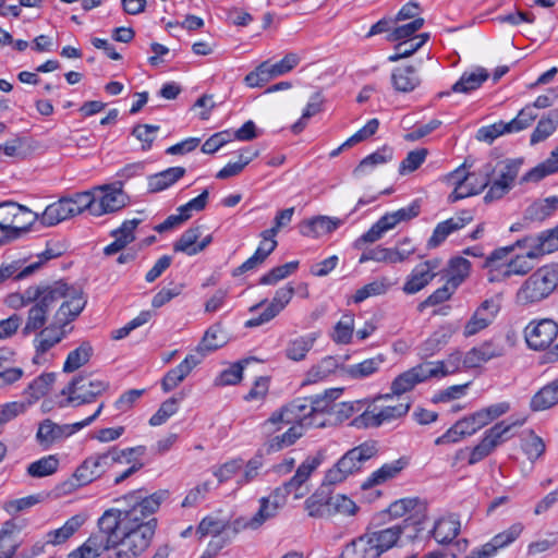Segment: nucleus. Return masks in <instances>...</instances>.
I'll list each match as a JSON object with an SVG mask.
<instances>
[{
	"mask_svg": "<svg viewBox=\"0 0 558 558\" xmlns=\"http://www.w3.org/2000/svg\"><path fill=\"white\" fill-rule=\"evenodd\" d=\"M521 166V159H502L486 163L484 168L489 182L484 196L485 202L498 201L508 194L514 185Z\"/></svg>",
	"mask_w": 558,
	"mask_h": 558,
	"instance_id": "7",
	"label": "nucleus"
},
{
	"mask_svg": "<svg viewBox=\"0 0 558 558\" xmlns=\"http://www.w3.org/2000/svg\"><path fill=\"white\" fill-rule=\"evenodd\" d=\"M77 432H80V426L76 423L59 425L51 420H45L39 424L36 438L43 447L49 448L54 442L68 438Z\"/></svg>",
	"mask_w": 558,
	"mask_h": 558,
	"instance_id": "22",
	"label": "nucleus"
},
{
	"mask_svg": "<svg viewBox=\"0 0 558 558\" xmlns=\"http://www.w3.org/2000/svg\"><path fill=\"white\" fill-rule=\"evenodd\" d=\"M428 38L429 35L424 33L410 39H401L402 41L395 47V53L389 56L388 60L390 62H396L402 58L410 57L418 50Z\"/></svg>",
	"mask_w": 558,
	"mask_h": 558,
	"instance_id": "52",
	"label": "nucleus"
},
{
	"mask_svg": "<svg viewBox=\"0 0 558 558\" xmlns=\"http://www.w3.org/2000/svg\"><path fill=\"white\" fill-rule=\"evenodd\" d=\"M342 389L335 388L317 395L312 398L296 399L280 410L274 412L268 420L263 423L266 433H271L281 426L280 423L290 424L299 422L311 427H324L326 425V414L331 415L332 401L339 398Z\"/></svg>",
	"mask_w": 558,
	"mask_h": 558,
	"instance_id": "2",
	"label": "nucleus"
},
{
	"mask_svg": "<svg viewBox=\"0 0 558 558\" xmlns=\"http://www.w3.org/2000/svg\"><path fill=\"white\" fill-rule=\"evenodd\" d=\"M557 284L558 266H543L523 282L515 294V302L523 306L536 304L549 296Z\"/></svg>",
	"mask_w": 558,
	"mask_h": 558,
	"instance_id": "6",
	"label": "nucleus"
},
{
	"mask_svg": "<svg viewBox=\"0 0 558 558\" xmlns=\"http://www.w3.org/2000/svg\"><path fill=\"white\" fill-rule=\"evenodd\" d=\"M460 530V518L457 514L448 513L436 520L432 534L438 544H449L459 535Z\"/></svg>",
	"mask_w": 558,
	"mask_h": 558,
	"instance_id": "26",
	"label": "nucleus"
},
{
	"mask_svg": "<svg viewBox=\"0 0 558 558\" xmlns=\"http://www.w3.org/2000/svg\"><path fill=\"white\" fill-rule=\"evenodd\" d=\"M377 453L374 442H364L345 452L338 462L325 473L324 483L336 485L345 481L351 474L359 471L362 464Z\"/></svg>",
	"mask_w": 558,
	"mask_h": 558,
	"instance_id": "9",
	"label": "nucleus"
},
{
	"mask_svg": "<svg viewBox=\"0 0 558 558\" xmlns=\"http://www.w3.org/2000/svg\"><path fill=\"white\" fill-rule=\"evenodd\" d=\"M109 387L108 380L96 378L92 375H78L62 389L61 393L68 397V404L80 407L94 402Z\"/></svg>",
	"mask_w": 558,
	"mask_h": 558,
	"instance_id": "10",
	"label": "nucleus"
},
{
	"mask_svg": "<svg viewBox=\"0 0 558 558\" xmlns=\"http://www.w3.org/2000/svg\"><path fill=\"white\" fill-rule=\"evenodd\" d=\"M405 466L403 460H395L385 463L379 469L375 470L361 484L362 489H368L374 486L384 484L385 482L396 477Z\"/></svg>",
	"mask_w": 558,
	"mask_h": 558,
	"instance_id": "31",
	"label": "nucleus"
},
{
	"mask_svg": "<svg viewBox=\"0 0 558 558\" xmlns=\"http://www.w3.org/2000/svg\"><path fill=\"white\" fill-rule=\"evenodd\" d=\"M135 453H144V447L126 448L122 450L111 448L108 451L87 457L75 469L73 475L62 483V490L69 494L93 483L116 464L131 463V457Z\"/></svg>",
	"mask_w": 558,
	"mask_h": 558,
	"instance_id": "3",
	"label": "nucleus"
},
{
	"mask_svg": "<svg viewBox=\"0 0 558 558\" xmlns=\"http://www.w3.org/2000/svg\"><path fill=\"white\" fill-rule=\"evenodd\" d=\"M294 295V288L289 283L275 293L272 300L267 304L264 312L246 322V327H257L275 318L290 303Z\"/></svg>",
	"mask_w": 558,
	"mask_h": 558,
	"instance_id": "21",
	"label": "nucleus"
},
{
	"mask_svg": "<svg viewBox=\"0 0 558 558\" xmlns=\"http://www.w3.org/2000/svg\"><path fill=\"white\" fill-rule=\"evenodd\" d=\"M525 423V417L521 418H509L508 421H502L495 424L493 427L487 429L484 434V440L487 441L488 445L495 449L500 444L508 440L512 434V429L515 427H520Z\"/></svg>",
	"mask_w": 558,
	"mask_h": 558,
	"instance_id": "30",
	"label": "nucleus"
},
{
	"mask_svg": "<svg viewBox=\"0 0 558 558\" xmlns=\"http://www.w3.org/2000/svg\"><path fill=\"white\" fill-rule=\"evenodd\" d=\"M558 172V146L551 151L550 156L543 162L526 172L522 182H538L545 177Z\"/></svg>",
	"mask_w": 558,
	"mask_h": 558,
	"instance_id": "47",
	"label": "nucleus"
},
{
	"mask_svg": "<svg viewBox=\"0 0 558 558\" xmlns=\"http://www.w3.org/2000/svg\"><path fill=\"white\" fill-rule=\"evenodd\" d=\"M393 88L400 93H410L421 83L416 70L412 65L398 66L391 73Z\"/></svg>",
	"mask_w": 558,
	"mask_h": 558,
	"instance_id": "35",
	"label": "nucleus"
},
{
	"mask_svg": "<svg viewBox=\"0 0 558 558\" xmlns=\"http://www.w3.org/2000/svg\"><path fill=\"white\" fill-rule=\"evenodd\" d=\"M473 219L474 215L472 210L464 209L447 220L437 223L433 234L428 239V247L434 248L439 246L450 234L463 229L466 225L472 222Z\"/></svg>",
	"mask_w": 558,
	"mask_h": 558,
	"instance_id": "20",
	"label": "nucleus"
},
{
	"mask_svg": "<svg viewBox=\"0 0 558 558\" xmlns=\"http://www.w3.org/2000/svg\"><path fill=\"white\" fill-rule=\"evenodd\" d=\"M283 494L280 488L275 489L269 496L259 499V507L252 515H242L233 520L232 529L235 533L243 531H257L267 521L274 519L282 508Z\"/></svg>",
	"mask_w": 558,
	"mask_h": 558,
	"instance_id": "11",
	"label": "nucleus"
},
{
	"mask_svg": "<svg viewBox=\"0 0 558 558\" xmlns=\"http://www.w3.org/2000/svg\"><path fill=\"white\" fill-rule=\"evenodd\" d=\"M56 381V373H43L34 378L23 390L25 401L31 407L47 396Z\"/></svg>",
	"mask_w": 558,
	"mask_h": 558,
	"instance_id": "29",
	"label": "nucleus"
},
{
	"mask_svg": "<svg viewBox=\"0 0 558 558\" xmlns=\"http://www.w3.org/2000/svg\"><path fill=\"white\" fill-rule=\"evenodd\" d=\"M403 529L404 526L402 524H397L366 535L375 548L379 550L380 556L384 551L390 549L397 544L403 533Z\"/></svg>",
	"mask_w": 558,
	"mask_h": 558,
	"instance_id": "39",
	"label": "nucleus"
},
{
	"mask_svg": "<svg viewBox=\"0 0 558 558\" xmlns=\"http://www.w3.org/2000/svg\"><path fill=\"white\" fill-rule=\"evenodd\" d=\"M384 356L381 354H378L374 357L366 359L360 363L349 365L345 368V373L352 379H363L377 373L381 365L384 364Z\"/></svg>",
	"mask_w": 558,
	"mask_h": 558,
	"instance_id": "45",
	"label": "nucleus"
},
{
	"mask_svg": "<svg viewBox=\"0 0 558 558\" xmlns=\"http://www.w3.org/2000/svg\"><path fill=\"white\" fill-rule=\"evenodd\" d=\"M375 399L372 405L352 420L351 425L356 428L379 427L405 416L411 408V402L408 398L396 403L386 401L387 403L379 405Z\"/></svg>",
	"mask_w": 558,
	"mask_h": 558,
	"instance_id": "8",
	"label": "nucleus"
},
{
	"mask_svg": "<svg viewBox=\"0 0 558 558\" xmlns=\"http://www.w3.org/2000/svg\"><path fill=\"white\" fill-rule=\"evenodd\" d=\"M388 513L396 519L409 515L415 523H421L426 518L427 505L417 497L402 498L389 506Z\"/></svg>",
	"mask_w": 558,
	"mask_h": 558,
	"instance_id": "23",
	"label": "nucleus"
},
{
	"mask_svg": "<svg viewBox=\"0 0 558 558\" xmlns=\"http://www.w3.org/2000/svg\"><path fill=\"white\" fill-rule=\"evenodd\" d=\"M468 171H469L468 168L463 163L460 167H458L457 169H454L453 171H451L450 173H448L447 175H445L444 181L449 186L453 187L452 192L448 196V201L450 203H454V202L462 199V193H466V190H465V186L463 183L466 179Z\"/></svg>",
	"mask_w": 558,
	"mask_h": 558,
	"instance_id": "50",
	"label": "nucleus"
},
{
	"mask_svg": "<svg viewBox=\"0 0 558 558\" xmlns=\"http://www.w3.org/2000/svg\"><path fill=\"white\" fill-rule=\"evenodd\" d=\"M393 157V150L390 147L384 146L383 148L374 151L361 160L359 166L354 169L353 174L361 178L372 173L377 167L389 162Z\"/></svg>",
	"mask_w": 558,
	"mask_h": 558,
	"instance_id": "36",
	"label": "nucleus"
},
{
	"mask_svg": "<svg viewBox=\"0 0 558 558\" xmlns=\"http://www.w3.org/2000/svg\"><path fill=\"white\" fill-rule=\"evenodd\" d=\"M168 497L167 490L143 496L141 490L132 492L120 501L123 507L107 509L97 520L98 531L71 550L66 558H137L150 545L157 527L154 513Z\"/></svg>",
	"mask_w": 558,
	"mask_h": 558,
	"instance_id": "1",
	"label": "nucleus"
},
{
	"mask_svg": "<svg viewBox=\"0 0 558 558\" xmlns=\"http://www.w3.org/2000/svg\"><path fill=\"white\" fill-rule=\"evenodd\" d=\"M338 360L333 356H325L317 364L313 365L306 373L305 383L314 384L329 377L338 368Z\"/></svg>",
	"mask_w": 558,
	"mask_h": 558,
	"instance_id": "49",
	"label": "nucleus"
},
{
	"mask_svg": "<svg viewBox=\"0 0 558 558\" xmlns=\"http://www.w3.org/2000/svg\"><path fill=\"white\" fill-rule=\"evenodd\" d=\"M518 247L527 248L530 257H538L558 251V225L534 236H526L517 241Z\"/></svg>",
	"mask_w": 558,
	"mask_h": 558,
	"instance_id": "19",
	"label": "nucleus"
},
{
	"mask_svg": "<svg viewBox=\"0 0 558 558\" xmlns=\"http://www.w3.org/2000/svg\"><path fill=\"white\" fill-rule=\"evenodd\" d=\"M226 343V336L221 330L220 326H211L204 335L201 343L197 347V351L203 354L213 352L221 348Z\"/></svg>",
	"mask_w": 558,
	"mask_h": 558,
	"instance_id": "57",
	"label": "nucleus"
},
{
	"mask_svg": "<svg viewBox=\"0 0 558 558\" xmlns=\"http://www.w3.org/2000/svg\"><path fill=\"white\" fill-rule=\"evenodd\" d=\"M369 260L377 263L399 264L395 247L376 246L363 252L359 259L361 264Z\"/></svg>",
	"mask_w": 558,
	"mask_h": 558,
	"instance_id": "61",
	"label": "nucleus"
},
{
	"mask_svg": "<svg viewBox=\"0 0 558 558\" xmlns=\"http://www.w3.org/2000/svg\"><path fill=\"white\" fill-rule=\"evenodd\" d=\"M500 311V305L494 299L483 301L473 312L463 327V336L470 338L493 324Z\"/></svg>",
	"mask_w": 558,
	"mask_h": 558,
	"instance_id": "18",
	"label": "nucleus"
},
{
	"mask_svg": "<svg viewBox=\"0 0 558 558\" xmlns=\"http://www.w3.org/2000/svg\"><path fill=\"white\" fill-rule=\"evenodd\" d=\"M228 522L216 515L205 517L196 529V534L203 538L205 536H217L227 529Z\"/></svg>",
	"mask_w": 558,
	"mask_h": 558,
	"instance_id": "64",
	"label": "nucleus"
},
{
	"mask_svg": "<svg viewBox=\"0 0 558 558\" xmlns=\"http://www.w3.org/2000/svg\"><path fill=\"white\" fill-rule=\"evenodd\" d=\"M457 328L458 327L453 324L447 323L437 329L428 339L423 342L421 349L423 355L430 356L436 351H438L449 341L451 336L457 331Z\"/></svg>",
	"mask_w": 558,
	"mask_h": 558,
	"instance_id": "43",
	"label": "nucleus"
},
{
	"mask_svg": "<svg viewBox=\"0 0 558 558\" xmlns=\"http://www.w3.org/2000/svg\"><path fill=\"white\" fill-rule=\"evenodd\" d=\"M558 335V325L549 318L532 320L524 329V338L529 348L544 350L548 348Z\"/></svg>",
	"mask_w": 558,
	"mask_h": 558,
	"instance_id": "16",
	"label": "nucleus"
},
{
	"mask_svg": "<svg viewBox=\"0 0 558 558\" xmlns=\"http://www.w3.org/2000/svg\"><path fill=\"white\" fill-rule=\"evenodd\" d=\"M318 337V332H310L290 340L286 348V356L295 362L304 360Z\"/></svg>",
	"mask_w": 558,
	"mask_h": 558,
	"instance_id": "38",
	"label": "nucleus"
},
{
	"mask_svg": "<svg viewBox=\"0 0 558 558\" xmlns=\"http://www.w3.org/2000/svg\"><path fill=\"white\" fill-rule=\"evenodd\" d=\"M558 208V196H550L533 202L524 211V219L543 221L550 217Z\"/></svg>",
	"mask_w": 558,
	"mask_h": 558,
	"instance_id": "41",
	"label": "nucleus"
},
{
	"mask_svg": "<svg viewBox=\"0 0 558 558\" xmlns=\"http://www.w3.org/2000/svg\"><path fill=\"white\" fill-rule=\"evenodd\" d=\"M488 182L489 180L486 178L484 166L478 171H468L466 179L463 183L466 193H462V198L481 193L485 187H487Z\"/></svg>",
	"mask_w": 558,
	"mask_h": 558,
	"instance_id": "63",
	"label": "nucleus"
},
{
	"mask_svg": "<svg viewBox=\"0 0 558 558\" xmlns=\"http://www.w3.org/2000/svg\"><path fill=\"white\" fill-rule=\"evenodd\" d=\"M524 525L520 522L513 523L508 529L496 534L489 542L485 543L483 547L487 550L488 555L496 556L499 549H502L512 544L522 534Z\"/></svg>",
	"mask_w": 558,
	"mask_h": 558,
	"instance_id": "34",
	"label": "nucleus"
},
{
	"mask_svg": "<svg viewBox=\"0 0 558 558\" xmlns=\"http://www.w3.org/2000/svg\"><path fill=\"white\" fill-rule=\"evenodd\" d=\"M379 550L375 548L367 535L354 539L345 546L341 558H378Z\"/></svg>",
	"mask_w": 558,
	"mask_h": 558,
	"instance_id": "44",
	"label": "nucleus"
},
{
	"mask_svg": "<svg viewBox=\"0 0 558 558\" xmlns=\"http://www.w3.org/2000/svg\"><path fill=\"white\" fill-rule=\"evenodd\" d=\"M393 25L392 31L388 34L389 41H398L401 39H410L412 36L420 31L424 25V19H414L413 21H409L407 23L401 22Z\"/></svg>",
	"mask_w": 558,
	"mask_h": 558,
	"instance_id": "60",
	"label": "nucleus"
},
{
	"mask_svg": "<svg viewBox=\"0 0 558 558\" xmlns=\"http://www.w3.org/2000/svg\"><path fill=\"white\" fill-rule=\"evenodd\" d=\"M96 205H94V216H102L123 208L128 203V196L122 186L118 184H108L95 187Z\"/></svg>",
	"mask_w": 558,
	"mask_h": 558,
	"instance_id": "17",
	"label": "nucleus"
},
{
	"mask_svg": "<svg viewBox=\"0 0 558 558\" xmlns=\"http://www.w3.org/2000/svg\"><path fill=\"white\" fill-rule=\"evenodd\" d=\"M86 521L87 515L85 513L72 515L61 527L47 533V543L53 546L65 543L86 523Z\"/></svg>",
	"mask_w": 558,
	"mask_h": 558,
	"instance_id": "28",
	"label": "nucleus"
},
{
	"mask_svg": "<svg viewBox=\"0 0 558 558\" xmlns=\"http://www.w3.org/2000/svg\"><path fill=\"white\" fill-rule=\"evenodd\" d=\"M430 378V371L428 369L426 362L421 363L397 376L391 383V392L380 395L376 400L393 401L395 397H400L403 393L411 391L417 384L424 383Z\"/></svg>",
	"mask_w": 558,
	"mask_h": 558,
	"instance_id": "13",
	"label": "nucleus"
},
{
	"mask_svg": "<svg viewBox=\"0 0 558 558\" xmlns=\"http://www.w3.org/2000/svg\"><path fill=\"white\" fill-rule=\"evenodd\" d=\"M442 259L433 257L424 260L411 270L408 275L402 291L405 294H415L427 287L440 274Z\"/></svg>",
	"mask_w": 558,
	"mask_h": 558,
	"instance_id": "14",
	"label": "nucleus"
},
{
	"mask_svg": "<svg viewBox=\"0 0 558 558\" xmlns=\"http://www.w3.org/2000/svg\"><path fill=\"white\" fill-rule=\"evenodd\" d=\"M59 463V458L56 454H49L29 463L26 471L29 476L40 478L54 474Z\"/></svg>",
	"mask_w": 558,
	"mask_h": 558,
	"instance_id": "51",
	"label": "nucleus"
},
{
	"mask_svg": "<svg viewBox=\"0 0 558 558\" xmlns=\"http://www.w3.org/2000/svg\"><path fill=\"white\" fill-rule=\"evenodd\" d=\"M185 174L183 167H171L148 177V191L151 193L167 190Z\"/></svg>",
	"mask_w": 558,
	"mask_h": 558,
	"instance_id": "37",
	"label": "nucleus"
},
{
	"mask_svg": "<svg viewBox=\"0 0 558 558\" xmlns=\"http://www.w3.org/2000/svg\"><path fill=\"white\" fill-rule=\"evenodd\" d=\"M300 60L296 53L290 52L274 64L264 61L245 76L244 82L248 87H260L270 80L292 71L300 63Z\"/></svg>",
	"mask_w": 558,
	"mask_h": 558,
	"instance_id": "12",
	"label": "nucleus"
},
{
	"mask_svg": "<svg viewBox=\"0 0 558 558\" xmlns=\"http://www.w3.org/2000/svg\"><path fill=\"white\" fill-rule=\"evenodd\" d=\"M86 305L85 299H71L69 304L61 303L50 325L38 330L33 340L35 355L33 362L40 364L45 353L60 343L72 330L70 324L75 320Z\"/></svg>",
	"mask_w": 558,
	"mask_h": 558,
	"instance_id": "4",
	"label": "nucleus"
},
{
	"mask_svg": "<svg viewBox=\"0 0 558 558\" xmlns=\"http://www.w3.org/2000/svg\"><path fill=\"white\" fill-rule=\"evenodd\" d=\"M471 263L463 257L451 258L447 268L446 282L457 289L470 275Z\"/></svg>",
	"mask_w": 558,
	"mask_h": 558,
	"instance_id": "48",
	"label": "nucleus"
},
{
	"mask_svg": "<svg viewBox=\"0 0 558 558\" xmlns=\"http://www.w3.org/2000/svg\"><path fill=\"white\" fill-rule=\"evenodd\" d=\"M202 235L201 227H193L185 230L174 243V252H182L189 256L197 254V243Z\"/></svg>",
	"mask_w": 558,
	"mask_h": 558,
	"instance_id": "53",
	"label": "nucleus"
},
{
	"mask_svg": "<svg viewBox=\"0 0 558 558\" xmlns=\"http://www.w3.org/2000/svg\"><path fill=\"white\" fill-rule=\"evenodd\" d=\"M84 299L80 289L65 282L57 281L50 286H44L40 296L36 299L27 312L26 322L22 329L24 336H29L45 328L51 308L61 303L69 304L71 299Z\"/></svg>",
	"mask_w": 558,
	"mask_h": 558,
	"instance_id": "5",
	"label": "nucleus"
},
{
	"mask_svg": "<svg viewBox=\"0 0 558 558\" xmlns=\"http://www.w3.org/2000/svg\"><path fill=\"white\" fill-rule=\"evenodd\" d=\"M329 507L331 510V517L335 514L352 517L355 515L359 511V507L354 500L342 494L330 496Z\"/></svg>",
	"mask_w": 558,
	"mask_h": 558,
	"instance_id": "59",
	"label": "nucleus"
},
{
	"mask_svg": "<svg viewBox=\"0 0 558 558\" xmlns=\"http://www.w3.org/2000/svg\"><path fill=\"white\" fill-rule=\"evenodd\" d=\"M558 404V377L543 386L531 399L533 411H545Z\"/></svg>",
	"mask_w": 558,
	"mask_h": 558,
	"instance_id": "33",
	"label": "nucleus"
},
{
	"mask_svg": "<svg viewBox=\"0 0 558 558\" xmlns=\"http://www.w3.org/2000/svg\"><path fill=\"white\" fill-rule=\"evenodd\" d=\"M344 223V219L319 215L304 220L300 226V232L307 238L318 239L336 231Z\"/></svg>",
	"mask_w": 558,
	"mask_h": 558,
	"instance_id": "24",
	"label": "nucleus"
},
{
	"mask_svg": "<svg viewBox=\"0 0 558 558\" xmlns=\"http://www.w3.org/2000/svg\"><path fill=\"white\" fill-rule=\"evenodd\" d=\"M37 219H39L37 214L16 204V213H14V218L12 219V226L10 227L9 233H13V236H17L20 232L27 231Z\"/></svg>",
	"mask_w": 558,
	"mask_h": 558,
	"instance_id": "55",
	"label": "nucleus"
},
{
	"mask_svg": "<svg viewBox=\"0 0 558 558\" xmlns=\"http://www.w3.org/2000/svg\"><path fill=\"white\" fill-rule=\"evenodd\" d=\"M281 427L271 432V434L282 429L284 426L290 425L287 432L281 435L275 436L267 442V450L270 452L279 451L283 448L292 446L300 437H302L304 429L308 426L305 424H301L299 422L290 423V424H279ZM263 427V425L260 426ZM265 435H270V433H266L264 428H262Z\"/></svg>",
	"mask_w": 558,
	"mask_h": 558,
	"instance_id": "25",
	"label": "nucleus"
},
{
	"mask_svg": "<svg viewBox=\"0 0 558 558\" xmlns=\"http://www.w3.org/2000/svg\"><path fill=\"white\" fill-rule=\"evenodd\" d=\"M426 364L430 371L432 378L445 377L460 371L461 366H463V356L461 352H454L444 361H428Z\"/></svg>",
	"mask_w": 558,
	"mask_h": 558,
	"instance_id": "42",
	"label": "nucleus"
},
{
	"mask_svg": "<svg viewBox=\"0 0 558 558\" xmlns=\"http://www.w3.org/2000/svg\"><path fill=\"white\" fill-rule=\"evenodd\" d=\"M39 264L40 263H32L27 266H23L20 259L2 263L0 266V283L10 278L24 279L38 270Z\"/></svg>",
	"mask_w": 558,
	"mask_h": 558,
	"instance_id": "46",
	"label": "nucleus"
},
{
	"mask_svg": "<svg viewBox=\"0 0 558 558\" xmlns=\"http://www.w3.org/2000/svg\"><path fill=\"white\" fill-rule=\"evenodd\" d=\"M488 76V72L484 68L466 71L461 75L459 81L452 85L451 92L463 94L471 93L481 87L482 84L487 81Z\"/></svg>",
	"mask_w": 558,
	"mask_h": 558,
	"instance_id": "40",
	"label": "nucleus"
},
{
	"mask_svg": "<svg viewBox=\"0 0 558 558\" xmlns=\"http://www.w3.org/2000/svg\"><path fill=\"white\" fill-rule=\"evenodd\" d=\"M72 217H74L73 209L68 198L64 197L48 205L39 216V220L44 226L51 227Z\"/></svg>",
	"mask_w": 558,
	"mask_h": 558,
	"instance_id": "32",
	"label": "nucleus"
},
{
	"mask_svg": "<svg viewBox=\"0 0 558 558\" xmlns=\"http://www.w3.org/2000/svg\"><path fill=\"white\" fill-rule=\"evenodd\" d=\"M92 352V345L88 342H83L78 348L68 354L62 371L64 373H72L78 369L89 361Z\"/></svg>",
	"mask_w": 558,
	"mask_h": 558,
	"instance_id": "54",
	"label": "nucleus"
},
{
	"mask_svg": "<svg viewBox=\"0 0 558 558\" xmlns=\"http://www.w3.org/2000/svg\"><path fill=\"white\" fill-rule=\"evenodd\" d=\"M305 510L312 518H329L331 510L329 507V497L326 498L319 494H313L305 502Z\"/></svg>",
	"mask_w": 558,
	"mask_h": 558,
	"instance_id": "62",
	"label": "nucleus"
},
{
	"mask_svg": "<svg viewBox=\"0 0 558 558\" xmlns=\"http://www.w3.org/2000/svg\"><path fill=\"white\" fill-rule=\"evenodd\" d=\"M44 286L28 287L23 293H11L7 295L4 303L13 310H20L32 304L40 296Z\"/></svg>",
	"mask_w": 558,
	"mask_h": 558,
	"instance_id": "56",
	"label": "nucleus"
},
{
	"mask_svg": "<svg viewBox=\"0 0 558 558\" xmlns=\"http://www.w3.org/2000/svg\"><path fill=\"white\" fill-rule=\"evenodd\" d=\"M201 360L194 355L189 354L185 359L174 368L170 369L163 377L161 387L165 392L173 390L180 383H182L193 368L198 365Z\"/></svg>",
	"mask_w": 558,
	"mask_h": 558,
	"instance_id": "27",
	"label": "nucleus"
},
{
	"mask_svg": "<svg viewBox=\"0 0 558 558\" xmlns=\"http://www.w3.org/2000/svg\"><path fill=\"white\" fill-rule=\"evenodd\" d=\"M326 458L325 450H318L314 456L307 457L298 468L294 476L284 484L281 493L293 494L295 499L302 498L306 488L305 483L310 478L311 474L324 462Z\"/></svg>",
	"mask_w": 558,
	"mask_h": 558,
	"instance_id": "15",
	"label": "nucleus"
},
{
	"mask_svg": "<svg viewBox=\"0 0 558 558\" xmlns=\"http://www.w3.org/2000/svg\"><path fill=\"white\" fill-rule=\"evenodd\" d=\"M354 331V316L350 313L343 314L336 324L331 338L336 343L348 344L352 340Z\"/></svg>",
	"mask_w": 558,
	"mask_h": 558,
	"instance_id": "58",
	"label": "nucleus"
}]
</instances>
